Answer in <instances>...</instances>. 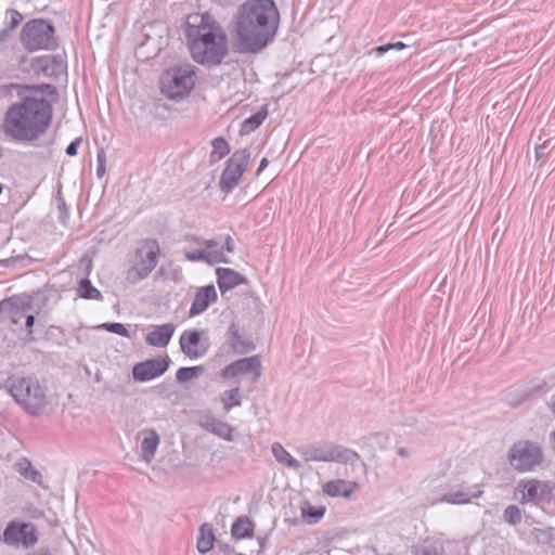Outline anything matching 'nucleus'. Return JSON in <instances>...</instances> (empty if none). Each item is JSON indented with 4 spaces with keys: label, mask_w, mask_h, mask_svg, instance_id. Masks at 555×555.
Masks as SVG:
<instances>
[{
    "label": "nucleus",
    "mask_w": 555,
    "mask_h": 555,
    "mask_svg": "<svg viewBox=\"0 0 555 555\" xmlns=\"http://www.w3.org/2000/svg\"><path fill=\"white\" fill-rule=\"evenodd\" d=\"M217 299V291L212 284L199 288V291L195 294L194 300L189 311V315L192 318L203 313Z\"/></svg>",
    "instance_id": "nucleus-22"
},
{
    "label": "nucleus",
    "mask_w": 555,
    "mask_h": 555,
    "mask_svg": "<svg viewBox=\"0 0 555 555\" xmlns=\"http://www.w3.org/2000/svg\"><path fill=\"white\" fill-rule=\"evenodd\" d=\"M324 513V507H301V515L308 524H317L323 517Z\"/></svg>",
    "instance_id": "nucleus-38"
},
{
    "label": "nucleus",
    "mask_w": 555,
    "mask_h": 555,
    "mask_svg": "<svg viewBox=\"0 0 555 555\" xmlns=\"http://www.w3.org/2000/svg\"><path fill=\"white\" fill-rule=\"evenodd\" d=\"M16 310V301L13 297L5 298L0 301V313L5 311L12 313Z\"/></svg>",
    "instance_id": "nucleus-48"
},
{
    "label": "nucleus",
    "mask_w": 555,
    "mask_h": 555,
    "mask_svg": "<svg viewBox=\"0 0 555 555\" xmlns=\"http://www.w3.org/2000/svg\"><path fill=\"white\" fill-rule=\"evenodd\" d=\"M52 117L53 107L50 101L23 95L20 102L11 104L5 111L2 131L12 140L33 142L47 132Z\"/></svg>",
    "instance_id": "nucleus-2"
},
{
    "label": "nucleus",
    "mask_w": 555,
    "mask_h": 555,
    "mask_svg": "<svg viewBox=\"0 0 555 555\" xmlns=\"http://www.w3.org/2000/svg\"><path fill=\"white\" fill-rule=\"evenodd\" d=\"M233 431H234V428L230 424L219 420L217 422V424L215 425V427L212 428L211 434H214V435L218 436L219 438L224 439L227 441H233L234 440Z\"/></svg>",
    "instance_id": "nucleus-36"
},
{
    "label": "nucleus",
    "mask_w": 555,
    "mask_h": 555,
    "mask_svg": "<svg viewBox=\"0 0 555 555\" xmlns=\"http://www.w3.org/2000/svg\"><path fill=\"white\" fill-rule=\"evenodd\" d=\"M184 35L192 59L201 65H219L229 53L225 31L208 14L189 15Z\"/></svg>",
    "instance_id": "nucleus-3"
},
{
    "label": "nucleus",
    "mask_w": 555,
    "mask_h": 555,
    "mask_svg": "<svg viewBox=\"0 0 555 555\" xmlns=\"http://www.w3.org/2000/svg\"><path fill=\"white\" fill-rule=\"evenodd\" d=\"M160 246L157 240L146 238L137 248L131 266L127 270V280L137 283L145 280L158 263Z\"/></svg>",
    "instance_id": "nucleus-8"
},
{
    "label": "nucleus",
    "mask_w": 555,
    "mask_h": 555,
    "mask_svg": "<svg viewBox=\"0 0 555 555\" xmlns=\"http://www.w3.org/2000/svg\"><path fill=\"white\" fill-rule=\"evenodd\" d=\"M13 33L14 30L9 28V27H4L1 31H0V46L5 43L8 40H10L12 37H13Z\"/></svg>",
    "instance_id": "nucleus-52"
},
{
    "label": "nucleus",
    "mask_w": 555,
    "mask_h": 555,
    "mask_svg": "<svg viewBox=\"0 0 555 555\" xmlns=\"http://www.w3.org/2000/svg\"><path fill=\"white\" fill-rule=\"evenodd\" d=\"M219 3L223 7H228V5H231L233 4L236 0H218Z\"/></svg>",
    "instance_id": "nucleus-57"
},
{
    "label": "nucleus",
    "mask_w": 555,
    "mask_h": 555,
    "mask_svg": "<svg viewBox=\"0 0 555 555\" xmlns=\"http://www.w3.org/2000/svg\"><path fill=\"white\" fill-rule=\"evenodd\" d=\"M179 344L181 351L190 359L203 358L210 348L208 330H185Z\"/></svg>",
    "instance_id": "nucleus-12"
},
{
    "label": "nucleus",
    "mask_w": 555,
    "mask_h": 555,
    "mask_svg": "<svg viewBox=\"0 0 555 555\" xmlns=\"http://www.w3.org/2000/svg\"><path fill=\"white\" fill-rule=\"evenodd\" d=\"M305 462L349 463L359 457L358 453L330 441H317L297 448Z\"/></svg>",
    "instance_id": "nucleus-7"
},
{
    "label": "nucleus",
    "mask_w": 555,
    "mask_h": 555,
    "mask_svg": "<svg viewBox=\"0 0 555 555\" xmlns=\"http://www.w3.org/2000/svg\"><path fill=\"white\" fill-rule=\"evenodd\" d=\"M38 540V529L29 521L12 520L7 525L1 535V542L7 545L25 550L34 547Z\"/></svg>",
    "instance_id": "nucleus-10"
},
{
    "label": "nucleus",
    "mask_w": 555,
    "mask_h": 555,
    "mask_svg": "<svg viewBox=\"0 0 555 555\" xmlns=\"http://www.w3.org/2000/svg\"><path fill=\"white\" fill-rule=\"evenodd\" d=\"M218 421L212 414H205L199 418V426L211 433Z\"/></svg>",
    "instance_id": "nucleus-46"
},
{
    "label": "nucleus",
    "mask_w": 555,
    "mask_h": 555,
    "mask_svg": "<svg viewBox=\"0 0 555 555\" xmlns=\"http://www.w3.org/2000/svg\"><path fill=\"white\" fill-rule=\"evenodd\" d=\"M267 116L268 109L262 107L260 111L256 112L243 121L241 132L247 134L255 131L262 125Z\"/></svg>",
    "instance_id": "nucleus-29"
},
{
    "label": "nucleus",
    "mask_w": 555,
    "mask_h": 555,
    "mask_svg": "<svg viewBox=\"0 0 555 555\" xmlns=\"http://www.w3.org/2000/svg\"><path fill=\"white\" fill-rule=\"evenodd\" d=\"M26 555H52V554L48 551H46V552L39 551V552L28 553Z\"/></svg>",
    "instance_id": "nucleus-58"
},
{
    "label": "nucleus",
    "mask_w": 555,
    "mask_h": 555,
    "mask_svg": "<svg viewBox=\"0 0 555 555\" xmlns=\"http://www.w3.org/2000/svg\"><path fill=\"white\" fill-rule=\"evenodd\" d=\"M262 374V365L258 356L238 359L222 371L223 378H234L238 375H251L253 380H257Z\"/></svg>",
    "instance_id": "nucleus-15"
},
{
    "label": "nucleus",
    "mask_w": 555,
    "mask_h": 555,
    "mask_svg": "<svg viewBox=\"0 0 555 555\" xmlns=\"http://www.w3.org/2000/svg\"><path fill=\"white\" fill-rule=\"evenodd\" d=\"M30 68L36 74H42L46 77L57 78L66 69V63L62 55H40L31 59Z\"/></svg>",
    "instance_id": "nucleus-18"
},
{
    "label": "nucleus",
    "mask_w": 555,
    "mask_h": 555,
    "mask_svg": "<svg viewBox=\"0 0 555 555\" xmlns=\"http://www.w3.org/2000/svg\"><path fill=\"white\" fill-rule=\"evenodd\" d=\"M77 295L83 299H102L101 292L98 288H95L92 285L91 281L87 278L80 280L77 287Z\"/></svg>",
    "instance_id": "nucleus-30"
},
{
    "label": "nucleus",
    "mask_w": 555,
    "mask_h": 555,
    "mask_svg": "<svg viewBox=\"0 0 555 555\" xmlns=\"http://www.w3.org/2000/svg\"><path fill=\"white\" fill-rule=\"evenodd\" d=\"M80 143H81V138H77V139H75L74 141H72V142L67 145V147H66V151H65V152H66V154H67L68 156H76V155H77V153H78V147H79Z\"/></svg>",
    "instance_id": "nucleus-51"
},
{
    "label": "nucleus",
    "mask_w": 555,
    "mask_h": 555,
    "mask_svg": "<svg viewBox=\"0 0 555 555\" xmlns=\"http://www.w3.org/2000/svg\"><path fill=\"white\" fill-rule=\"evenodd\" d=\"M550 144H551V141L547 140V141L543 142L542 144L535 146L537 160H540L550 154V152H551Z\"/></svg>",
    "instance_id": "nucleus-49"
},
{
    "label": "nucleus",
    "mask_w": 555,
    "mask_h": 555,
    "mask_svg": "<svg viewBox=\"0 0 555 555\" xmlns=\"http://www.w3.org/2000/svg\"><path fill=\"white\" fill-rule=\"evenodd\" d=\"M18 307L16 306V310L12 313H8L10 319H11V322L14 323V324H17L18 323Z\"/></svg>",
    "instance_id": "nucleus-54"
},
{
    "label": "nucleus",
    "mask_w": 555,
    "mask_h": 555,
    "mask_svg": "<svg viewBox=\"0 0 555 555\" xmlns=\"http://www.w3.org/2000/svg\"><path fill=\"white\" fill-rule=\"evenodd\" d=\"M521 487V502L540 504L548 501L552 496V486L548 482L537 479L522 480L519 482Z\"/></svg>",
    "instance_id": "nucleus-17"
},
{
    "label": "nucleus",
    "mask_w": 555,
    "mask_h": 555,
    "mask_svg": "<svg viewBox=\"0 0 555 555\" xmlns=\"http://www.w3.org/2000/svg\"><path fill=\"white\" fill-rule=\"evenodd\" d=\"M218 421L212 414H205L199 418V426L211 433Z\"/></svg>",
    "instance_id": "nucleus-45"
},
{
    "label": "nucleus",
    "mask_w": 555,
    "mask_h": 555,
    "mask_svg": "<svg viewBox=\"0 0 555 555\" xmlns=\"http://www.w3.org/2000/svg\"><path fill=\"white\" fill-rule=\"evenodd\" d=\"M221 401L223 403V409L225 412H229L233 406L241 405V390L240 388H232L227 390L221 396Z\"/></svg>",
    "instance_id": "nucleus-31"
},
{
    "label": "nucleus",
    "mask_w": 555,
    "mask_h": 555,
    "mask_svg": "<svg viewBox=\"0 0 555 555\" xmlns=\"http://www.w3.org/2000/svg\"><path fill=\"white\" fill-rule=\"evenodd\" d=\"M483 494L482 485L476 483L472 486L455 485L450 486L449 491L446 492L439 500V502L464 505L470 503L472 499H479Z\"/></svg>",
    "instance_id": "nucleus-16"
},
{
    "label": "nucleus",
    "mask_w": 555,
    "mask_h": 555,
    "mask_svg": "<svg viewBox=\"0 0 555 555\" xmlns=\"http://www.w3.org/2000/svg\"><path fill=\"white\" fill-rule=\"evenodd\" d=\"M405 47H406L405 43L398 41L395 43H386V44L378 46V47L372 49V51L370 53H374L376 56L379 57V56H383L389 50H403Z\"/></svg>",
    "instance_id": "nucleus-41"
},
{
    "label": "nucleus",
    "mask_w": 555,
    "mask_h": 555,
    "mask_svg": "<svg viewBox=\"0 0 555 555\" xmlns=\"http://www.w3.org/2000/svg\"><path fill=\"white\" fill-rule=\"evenodd\" d=\"M506 459L512 469L518 474L534 473L545 463L542 443L530 439L515 441L507 450Z\"/></svg>",
    "instance_id": "nucleus-5"
},
{
    "label": "nucleus",
    "mask_w": 555,
    "mask_h": 555,
    "mask_svg": "<svg viewBox=\"0 0 555 555\" xmlns=\"http://www.w3.org/2000/svg\"><path fill=\"white\" fill-rule=\"evenodd\" d=\"M255 525L248 516H240L232 524L231 534L236 540L250 539L254 537Z\"/></svg>",
    "instance_id": "nucleus-25"
},
{
    "label": "nucleus",
    "mask_w": 555,
    "mask_h": 555,
    "mask_svg": "<svg viewBox=\"0 0 555 555\" xmlns=\"http://www.w3.org/2000/svg\"><path fill=\"white\" fill-rule=\"evenodd\" d=\"M216 275L217 284L221 294H224L238 285L248 284V280L244 275L231 268L219 267L216 269Z\"/></svg>",
    "instance_id": "nucleus-21"
},
{
    "label": "nucleus",
    "mask_w": 555,
    "mask_h": 555,
    "mask_svg": "<svg viewBox=\"0 0 555 555\" xmlns=\"http://www.w3.org/2000/svg\"><path fill=\"white\" fill-rule=\"evenodd\" d=\"M18 472L22 476H24L25 478L34 481V482H38L39 479L41 478V475L39 474L38 470H36L31 463L29 461H27L26 459H24L23 461L18 462Z\"/></svg>",
    "instance_id": "nucleus-37"
},
{
    "label": "nucleus",
    "mask_w": 555,
    "mask_h": 555,
    "mask_svg": "<svg viewBox=\"0 0 555 555\" xmlns=\"http://www.w3.org/2000/svg\"><path fill=\"white\" fill-rule=\"evenodd\" d=\"M235 249V243L231 235L227 234L223 237V244L214 249H195L193 251L185 253L184 257L186 260L192 262L204 261L207 264L214 266L216 263H229L230 260L225 253L232 254Z\"/></svg>",
    "instance_id": "nucleus-13"
},
{
    "label": "nucleus",
    "mask_w": 555,
    "mask_h": 555,
    "mask_svg": "<svg viewBox=\"0 0 555 555\" xmlns=\"http://www.w3.org/2000/svg\"><path fill=\"white\" fill-rule=\"evenodd\" d=\"M223 237L224 236H220L219 238H209V240H206V238H203V237H199V236H196L194 234H186L184 236V240L186 242H190V243H195V244H201V245H204L205 248H208V249H214V248H218L220 247L222 244H223Z\"/></svg>",
    "instance_id": "nucleus-35"
},
{
    "label": "nucleus",
    "mask_w": 555,
    "mask_h": 555,
    "mask_svg": "<svg viewBox=\"0 0 555 555\" xmlns=\"http://www.w3.org/2000/svg\"><path fill=\"white\" fill-rule=\"evenodd\" d=\"M271 452L275 461L279 462L280 464L285 465L294 470H298L301 468L300 462L293 457L281 443L274 442L271 446Z\"/></svg>",
    "instance_id": "nucleus-26"
},
{
    "label": "nucleus",
    "mask_w": 555,
    "mask_h": 555,
    "mask_svg": "<svg viewBox=\"0 0 555 555\" xmlns=\"http://www.w3.org/2000/svg\"><path fill=\"white\" fill-rule=\"evenodd\" d=\"M216 538L211 526L207 522L199 527V533L197 538V551L201 554L208 553L215 544Z\"/></svg>",
    "instance_id": "nucleus-27"
},
{
    "label": "nucleus",
    "mask_w": 555,
    "mask_h": 555,
    "mask_svg": "<svg viewBox=\"0 0 555 555\" xmlns=\"http://www.w3.org/2000/svg\"><path fill=\"white\" fill-rule=\"evenodd\" d=\"M35 317L33 314H28L25 320V327L27 328V337L26 340L31 343L35 341V337L33 335V327L35 325Z\"/></svg>",
    "instance_id": "nucleus-50"
},
{
    "label": "nucleus",
    "mask_w": 555,
    "mask_h": 555,
    "mask_svg": "<svg viewBox=\"0 0 555 555\" xmlns=\"http://www.w3.org/2000/svg\"><path fill=\"white\" fill-rule=\"evenodd\" d=\"M158 444L159 436L154 430H151L149 436L143 438L141 442V454L145 462L150 463L154 459Z\"/></svg>",
    "instance_id": "nucleus-28"
},
{
    "label": "nucleus",
    "mask_w": 555,
    "mask_h": 555,
    "mask_svg": "<svg viewBox=\"0 0 555 555\" xmlns=\"http://www.w3.org/2000/svg\"><path fill=\"white\" fill-rule=\"evenodd\" d=\"M223 237L224 236H220L219 238H209V240H206V238H203V237H199V236H196L194 234H186L184 236V240L186 242H190V243H195V244H201V245H204L205 248H208V249H214V248H218L220 247L222 244H223Z\"/></svg>",
    "instance_id": "nucleus-34"
},
{
    "label": "nucleus",
    "mask_w": 555,
    "mask_h": 555,
    "mask_svg": "<svg viewBox=\"0 0 555 555\" xmlns=\"http://www.w3.org/2000/svg\"><path fill=\"white\" fill-rule=\"evenodd\" d=\"M211 146L212 152L210 154V157L214 158L215 156H217V160L222 159L230 153L229 143L222 137L215 138L211 141Z\"/></svg>",
    "instance_id": "nucleus-33"
},
{
    "label": "nucleus",
    "mask_w": 555,
    "mask_h": 555,
    "mask_svg": "<svg viewBox=\"0 0 555 555\" xmlns=\"http://www.w3.org/2000/svg\"><path fill=\"white\" fill-rule=\"evenodd\" d=\"M553 412L555 413V403H554V405H553Z\"/></svg>",
    "instance_id": "nucleus-60"
},
{
    "label": "nucleus",
    "mask_w": 555,
    "mask_h": 555,
    "mask_svg": "<svg viewBox=\"0 0 555 555\" xmlns=\"http://www.w3.org/2000/svg\"><path fill=\"white\" fill-rule=\"evenodd\" d=\"M414 555H443L442 547H438L434 544L421 545L413 548Z\"/></svg>",
    "instance_id": "nucleus-43"
},
{
    "label": "nucleus",
    "mask_w": 555,
    "mask_h": 555,
    "mask_svg": "<svg viewBox=\"0 0 555 555\" xmlns=\"http://www.w3.org/2000/svg\"><path fill=\"white\" fill-rule=\"evenodd\" d=\"M106 153L100 150L96 154V177L103 178L106 172Z\"/></svg>",
    "instance_id": "nucleus-44"
},
{
    "label": "nucleus",
    "mask_w": 555,
    "mask_h": 555,
    "mask_svg": "<svg viewBox=\"0 0 555 555\" xmlns=\"http://www.w3.org/2000/svg\"><path fill=\"white\" fill-rule=\"evenodd\" d=\"M216 550L218 555H242L237 553L232 545L223 542H217Z\"/></svg>",
    "instance_id": "nucleus-47"
},
{
    "label": "nucleus",
    "mask_w": 555,
    "mask_h": 555,
    "mask_svg": "<svg viewBox=\"0 0 555 555\" xmlns=\"http://www.w3.org/2000/svg\"><path fill=\"white\" fill-rule=\"evenodd\" d=\"M258 542H259L260 548H261V550H263V548H264V546H266V540H264V539H262V538H259V539H258Z\"/></svg>",
    "instance_id": "nucleus-59"
},
{
    "label": "nucleus",
    "mask_w": 555,
    "mask_h": 555,
    "mask_svg": "<svg viewBox=\"0 0 555 555\" xmlns=\"http://www.w3.org/2000/svg\"><path fill=\"white\" fill-rule=\"evenodd\" d=\"M397 453L402 457H408L410 455V451L404 447L399 448Z\"/></svg>",
    "instance_id": "nucleus-55"
},
{
    "label": "nucleus",
    "mask_w": 555,
    "mask_h": 555,
    "mask_svg": "<svg viewBox=\"0 0 555 555\" xmlns=\"http://www.w3.org/2000/svg\"><path fill=\"white\" fill-rule=\"evenodd\" d=\"M354 487V482L346 481L344 479H335L325 482L322 486V490L325 494L332 498H349L352 494Z\"/></svg>",
    "instance_id": "nucleus-24"
},
{
    "label": "nucleus",
    "mask_w": 555,
    "mask_h": 555,
    "mask_svg": "<svg viewBox=\"0 0 555 555\" xmlns=\"http://www.w3.org/2000/svg\"><path fill=\"white\" fill-rule=\"evenodd\" d=\"M20 40L28 52L54 50L59 46L54 25L43 18L28 21L22 28Z\"/></svg>",
    "instance_id": "nucleus-6"
},
{
    "label": "nucleus",
    "mask_w": 555,
    "mask_h": 555,
    "mask_svg": "<svg viewBox=\"0 0 555 555\" xmlns=\"http://www.w3.org/2000/svg\"><path fill=\"white\" fill-rule=\"evenodd\" d=\"M203 372L204 367L202 365L180 367L176 373V379L178 383L182 384L191 379L197 378L199 374H202Z\"/></svg>",
    "instance_id": "nucleus-32"
},
{
    "label": "nucleus",
    "mask_w": 555,
    "mask_h": 555,
    "mask_svg": "<svg viewBox=\"0 0 555 555\" xmlns=\"http://www.w3.org/2000/svg\"><path fill=\"white\" fill-rule=\"evenodd\" d=\"M550 440H551L552 449L555 452V429L550 434Z\"/></svg>",
    "instance_id": "nucleus-56"
},
{
    "label": "nucleus",
    "mask_w": 555,
    "mask_h": 555,
    "mask_svg": "<svg viewBox=\"0 0 555 555\" xmlns=\"http://www.w3.org/2000/svg\"><path fill=\"white\" fill-rule=\"evenodd\" d=\"M101 327L105 328L106 331L120 335L122 337H130V333L128 328L122 324L118 322H109L104 323L101 325Z\"/></svg>",
    "instance_id": "nucleus-42"
},
{
    "label": "nucleus",
    "mask_w": 555,
    "mask_h": 555,
    "mask_svg": "<svg viewBox=\"0 0 555 555\" xmlns=\"http://www.w3.org/2000/svg\"><path fill=\"white\" fill-rule=\"evenodd\" d=\"M195 85V73L189 67H176L167 72L162 80V92L170 100L186 96Z\"/></svg>",
    "instance_id": "nucleus-9"
},
{
    "label": "nucleus",
    "mask_w": 555,
    "mask_h": 555,
    "mask_svg": "<svg viewBox=\"0 0 555 555\" xmlns=\"http://www.w3.org/2000/svg\"><path fill=\"white\" fill-rule=\"evenodd\" d=\"M521 512L517 505H508L503 513V519L513 526L518 525L521 521Z\"/></svg>",
    "instance_id": "nucleus-39"
},
{
    "label": "nucleus",
    "mask_w": 555,
    "mask_h": 555,
    "mask_svg": "<svg viewBox=\"0 0 555 555\" xmlns=\"http://www.w3.org/2000/svg\"><path fill=\"white\" fill-rule=\"evenodd\" d=\"M249 158L250 153L247 149L237 150L231 155L220 177L219 186L221 191L224 193L233 191L247 169Z\"/></svg>",
    "instance_id": "nucleus-11"
},
{
    "label": "nucleus",
    "mask_w": 555,
    "mask_h": 555,
    "mask_svg": "<svg viewBox=\"0 0 555 555\" xmlns=\"http://www.w3.org/2000/svg\"><path fill=\"white\" fill-rule=\"evenodd\" d=\"M5 26L15 30V28L22 23L23 15L14 9H9L5 13Z\"/></svg>",
    "instance_id": "nucleus-40"
},
{
    "label": "nucleus",
    "mask_w": 555,
    "mask_h": 555,
    "mask_svg": "<svg viewBox=\"0 0 555 555\" xmlns=\"http://www.w3.org/2000/svg\"><path fill=\"white\" fill-rule=\"evenodd\" d=\"M1 90L5 93H11L12 91H15L18 96L25 95L26 92H40L53 96L57 94L56 88L50 83L24 85L12 82L2 86Z\"/></svg>",
    "instance_id": "nucleus-23"
},
{
    "label": "nucleus",
    "mask_w": 555,
    "mask_h": 555,
    "mask_svg": "<svg viewBox=\"0 0 555 555\" xmlns=\"http://www.w3.org/2000/svg\"><path fill=\"white\" fill-rule=\"evenodd\" d=\"M268 164H269L268 158L263 157L260 160L259 166H258V168L256 170V176H259L267 168Z\"/></svg>",
    "instance_id": "nucleus-53"
},
{
    "label": "nucleus",
    "mask_w": 555,
    "mask_h": 555,
    "mask_svg": "<svg viewBox=\"0 0 555 555\" xmlns=\"http://www.w3.org/2000/svg\"><path fill=\"white\" fill-rule=\"evenodd\" d=\"M170 359L155 358L139 362L132 367V377L135 382H147L163 375L169 367Z\"/></svg>",
    "instance_id": "nucleus-14"
},
{
    "label": "nucleus",
    "mask_w": 555,
    "mask_h": 555,
    "mask_svg": "<svg viewBox=\"0 0 555 555\" xmlns=\"http://www.w3.org/2000/svg\"><path fill=\"white\" fill-rule=\"evenodd\" d=\"M225 346L230 350H232L234 353H237V354L247 353L249 351L255 350V348H256L253 340H250L247 337H244L241 334L240 326L235 322H232L230 324L228 332H227V341L221 348L224 349Z\"/></svg>",
    "instance_id": "nucleus-19"
},
{
    "label": "nucleus",
    "mask_w": 555,
    "mask_h": 555,
    "mask_svg": "<svg viewBox=\"0 0 555 555\" xmlns=\"http://www.w3.org/2000/svg\"><path fill=\"white\" fill-rule=\"evenodd\" d=\"M233 24L235 51L257 53L276 35L280 12L274 0H246L236 11Z\"/></svg>",
    "instance_id": "nucleus-1"
},
{
    "label": "nucleus",
    "mask_w": 555,
    "mask_h": 555,
    "mask_svg": "<svg viewBox=\"0 0 555 555\" xmlns=\"http://www.w3.org/2000/svg\"><path fill=\"white\" fill-rule=\"evenodd\" d=\"M5 388L29 415L42 414L48 405L47 388L36 377L11 376L5 382Z\"/></svg>",
    "instance_id": "nucleus-4"
},
{
    "label": "nucleus",
    "mask_w": 555,
    "mask_h": 555,
    "mask_svg": "<svg viewBox=\"0 0 555 555\" xmlns=\"http://www.w3.org/2000/svg\"><path fill=\"white\" fill-rule=\"evenodd\" d=\"M176 331L173 323L152 325L150 332L145 335V344L152 347L165 348L170 343Z\"/></svg>",
    "instance_id": "nucleus-20"
}]
</instances>
